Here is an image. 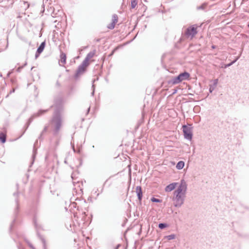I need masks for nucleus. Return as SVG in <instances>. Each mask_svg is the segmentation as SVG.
Masks as SVG:
<instances>
[{
	"mask_svg": "<svg viewBox=\"0 0 249 249\" xmlns=\"http://www.w3.org/2000/svg\"><path fill=\"white\" fill-rule=\"evenodd\" d=\"M136 192L137 194V196L138 199L139 201L141 202L142 201V196H143L142 188L141 186H138L136 187Z\"/></svg>",
	"mask_w": 249,
	"mask_h": 249,
	"instance_id": "obj_12",
	"label": "nucleus"
},
{
	"mask_svg": "<svg viewBox=\"0 0 249 249\" xmlns=\"http://www.w3.org/2000/svg\"><path fill=\"white\" fill-rule=\"evenodd\" d=\"M6 141V135L3 132L0 131V142L4 143Z\"/></svg>",
	"mask_w": 249,
	"mask_h": 249,
	"instance_id": "obj_20",
	"label": "nucleus"
},
{
	"mask_svg": "<svg viewBox=\"0 0 249 249\" xmlns=\"http://www.w3.org/2000/svg\"><path fill=\"white\" fill-rule=\"evenodd\" d=\"M56 145H58V141H57L56 142Z\"/></svg>",
	"mask_w": 249,
	"mask_h": 249,
	"instance_id": "obj_47",
	"label": "nucleus"
},
{
	"mask_svg": "<svg viewBox=\"0 0 249 249\" xmlns=\"http://www.w3.org/2000/svg\"><path fill=\"white\" fill-rule=\"evenodd\" d=\"M115 25L114 23L111 22L107 26V28L109 29H113L114 28Z\"/></svg>",
	"mask_w": 249,
	"mask_h": 249,
	"instance_id": "obj_31",
	"label": "nucleus"
},
{
	"mask_svg": "<svg viewBox=\"0 0 249 249\" xmlns=\"http://www.w3.org/2000/svg\"><path fill=\"white\" fill-rule=\"evenodd\" d=\"M96 110H85L86 119H89L94 116Z\"/></svg>",
	"mask_w": 249,
	"mask_h": 249,
	"instance_id": "obj_14",
	"label": "nucleus"
},
{
	"mask_svg": "<svg viewBox=\"0 0 249 249\" xmlns=\"http://www.w3.org/2000/svg\"><path fill=\"white\" fill-rule=\"evenodd\" d=\"M45 41H43L41 43L37 49V53H41L43 52L45 47Z\"/></svg>",
	"mask_w": 249,
	"mask_h": 249,
	"instance_id": "obj_19",
	"label": "nucleus"
},
{
	"mask_svg": "<svg viewBox=\"0 0 249 249\" xmlns=\"http://www.w3.org/2000/svg\"><path fill=\"white\" fill-rule=\"evenodd\" d=\"M193 127L191 124L186 125L184 124L182 126V131L183 133L184 137L185 139L191 141L193 138Z\"/></svg>",
	"mask_w": 249,
	"mask_h": 249,
	"instance_id": "obj_3",
	"label": "nucleus"
},
{
	"mask_svg": "<svg viewBox=\"0 0 249 249\" xmlns=\"http://www.w3.org/2000/svg\"><path fill=\"white\" fill-rule=\"evenodd\" d=\"M178 184V182H173L167 185L165 188L166 192H170L174 190Z\"/></svg>",
	"mask_w": 249,
	"mask_h": 249,
	"instance_id": "obj_11",
	"label": "nucleus"
},
{
	"mask_svg": "<svg viewBox=\"0 0 249 249\" xmlns=\"http://www.w3.org/2000/svg\"><path fill=\"white\" fill-rule=\"evenodd\" d=\"M37 142H38V141L36 140L34 143L33 150V154H32V161L31 163V166L34 163L35 159L36 158V155L37 154V149L35 147V146H36V144H37Z\"/></svg>",
	"mask_w": 249,
	"mask_h": 249,
	"instance_id": "obj_15",
	"label": "nucleus"
},
{
	"mask_svg": "<svg viewBox=\"0 0 249 249\" xmlns=\"http://www.w3.org/2000/svg\"><path fill=\"white\" fill-rule=\"evenodd\" d=\"M187 190V184L184 179H182L180 180L179 186L174 193L178 194L185 195Z\"/></svg>",
	"mask_w": 249,
	"mask_h": 249,
	"instance_id": "obj_6",
	"label": "nucleus"
},
{
	"mask_svg": "<svg viewBox=\"0 0 249 249\" xmlns=\"http://www.w3.org/2000/svg\"><path fill=\"white\" fill-rule=\"evenodd\" d=\"M86 68L82 66L79 65L75 74L74 77L75 78H77L81 74H83L86 71Z\"/></svg>",
	"mask_w": 249,
	"mask_h": 249,
	"instance_id": "obj_10",
	"label": "nucleus"
},
{
	"mask_svg": "<svg viewBox=\"0 0 249 249\" xmlns=\"http://www.w3.org/2000/svg\"><path fill=\"white\" fill-rule=\"evenodd\" d=\"M185 197V195L174 193V197L173 198L174 202V206L175 207H180L184 203Z\"/></svg>",
	"mask_w": 249,
	"mask_h": 249,
	"instance_id": "obj_2",
	"label": "nucleus"
},
{
	"mask_svg": "<svg viewBox=\"0 0 249 249\" xmlns=\"http://www.w3.org/2000/svg\"><path fill=\"white\" fill-rule=\"evenodd\" d=\"M14 90H15L14 89H13V90H12V91L14 92Z\"/></svg>",
	"mask_w": 249,
	"mask_h": 249,
	"instance_id": "obj_51",
	"label": "nucleus"
},
{
	"mask_svg": "<svg viewBox=\"0 0 249 249\" xmlns=\"http://www.w3.org/2000/svg\"><path fill=\"white\" fill-rule=\"evenodd\" d=\"M18 195H19V192L18 191H17L16 192L14 193V194H13V196L16 197L15 202L16 203V208L15 209V212H14V214H15V217L10 225V231H12V229L13 227L14 224L15 223V222L16 221V217L18 215V210L19 209V201H18Z\"/></svg>",
	"mask_w": 249,
	"mask_h": 249,
	"instance_id": "obj_5",
	"label": "nucleus"
},
{
	"mask_svg": "<svg viewBox=\"0 0 249 249\" xmlns=\"http://www.w3.org/2000/svg\"><path fill=\"white\" fill-rule=\"evenodd\" d=\"M27 243H28L29 246L32 249H36L33 246V245L31 243H30L28 241H27Z\"/></svg>",
	"mask_w": 249,
	"mask_h": 249,
	"instance_id": "obj_33",
	"label": "nucleus"
},
{
	"mask_svg": "<svg viewBox=\"0 0 249 249\" xmlns=\"http://www.w3.org/2000/svg\"><path fill=\"white\" fill-rule=\"evenodd\" d=\"M184 165L185 163L183 161H179L176 165V168L178 170H181L183 168Z\"/></svg>",
	"mask_w": 249,
	"mask_h": 249,
	"instance_id": "obj_22",
	"label": "nucleus"
},
{
	"mask_svg": "<svg viewBox=\"0 0 249 249\" xmlns=\"http://www.w3.org/2000/svg\"><path fill=\"white\" fill-rule=\"evenodd\" d=\"M89 60L88 58H85V59L82 62L81 65L87 68L89 65Z\"/></svg>",
	"mask_w": 249,
	"mask_h": 249,
	"instance_id": "obj_27",
	"label": "nucleus"
},
{
	"mask_svg": "<svg viewBox=\"0 0 249 249\" xmlns=\"http://www.w3.org/2000/svg\"><path fill=\"white\" fill-rule=\"evenodd\" d=\"M87 216L86 212H83L79 216H77V218H80L81 220L83 222V223H84L87 220Z\"/></svg>",
	"mask_w": 249,
	"mask_h": 249,
	"instance_id": "obj_23",
	"label": "nucleus"
},
{
	"mask_svg": "<svg viewBox=\"0 0 249 249\" xmlns=\"http://www.w3.org/2000/svg\"><path fill=\"white\" fill-rule=\"evenodd\" d=\"M48 110H38L36 113L32 115L28 119V122L26 123L25 125V130L27 129L30 124L32 122L34 119L36 117H39L45 114Z\"/></svg>",
	"mask_w": 249,
	"mask_h": 249,
	"instance_id": "obj_8",
	"label": "nucleus"
},
{
	"mask_svg": "<svg viewBox=\"0 0 249 249\" xmlns=\"http://www.w3.org/2000/svg\"><path fill=\"white\" fill-rule=\"evenodd\" d=\"M33 222H34L35 227L36 228L37 227V221H36V220L35 217L34 218Z\"/></svg>",
	"mask_w": 249,
	"mask_h": 249,
	"instance_id": "obj_35",
	"label": "nucleus"
},
{
	"mask_svg": "<svg viewBox=\"0 0 249 249\" xmlns=\"http://www.w3.org/2000/svg\"><path fill=\"white\" fill-rule=\"evenodd\" d=\"M16 186H17V190H18V184L17 183L16 184Z\"/></svg>",
	"mask_w": 249,
	"mask_h": 249,
	"instance_id": "obj_42",
	"label": "nucleus"
},
{
	"mask_svg": "<svg viewBox=\"0 0 249 249\" xmlns=\"http://www.w3.org/2000/svg\"><path fill=\"white\" fill-rule=\"evenodd\" d=\"M121 246L120 244H118L116 247L114 248V249H118V248Z\"/></svg>",
	"mask_w": 249,
	"mask_h": 249,
	"instance_id": "obj_39",
	"label": "nucleus"
},
{
	"mask_svg": "<svg viewBox=\"0 0 249 249\" xmlns=\"http://www.w3.org/2000/svg\"><path fill=\"white\" fill-rule=\"evenodd\" d=\"M197 26L196 24L193 25L188 27L184 33L185 36L187 37L193 38L197 33Z\"/></svg>",
	"mask_w": 249,
	"mask_h": 249,
	"instance_id": "obj_4",
	"label": "nucleus"
},
{
	"mask_svg": "<svg viewBox=\"0 0 249 249\" xmlns=\"http://www.w3.org/2000/svg\"><path fill=\"white\" fill-rule=\"evenodd\" d=\"M60 62L63 65L65 64L66 61V55L64 53L61 52L60 54Z\"/></svg>",
	"mask_w": 249,
	"mask_h": 249,
	"instance_id": "obj_21",
	"label": "nucleus"
},
{
	"mask_svg": "<svg viewBox=\"0 0 249 249\" xmlns=\"http://www.w3.org/2000/svg\"><path fill=\"white\" fill-rule=\"evenodd\" d=\"M176 237V235L175 234H171L168 235H166L164 236V239H166L168 240H171L174 239Z\"/></svg>",
	"mask_w": 249,
	"mask_h": 249,
	"instance_id": "obj_26",
	"label": "nucleus"
},
{
	"mask_svg": "<svg viewBox=\"0 0 249 249\" xmlns=\"http://www.w3.org/2000/svg\"><path fill=\"white\" fill-rule=\"evenodd\" d=\"M103 188H102V189L101 192H103Z\"/></svg>",
	"mask_w": 249,
	"mask_h": 249,
	"instance_id": "obj_48",
	"label": "nucleus"
},
{
	"mask_svg": "<svg viewBox=\"0 0 249 249\" xmlns=\"http://www.w3.org/2000/svg\"><path fill=\"white\" fill-rule=\"evenodd\" d=\"M99 193H98L97 195V196H98L99 195Z\"/></svg>",
	"mask_w": 249,
	"mask_h": 249,
	"instance_id": "obj_50",
	"label": "nucleus"
},
{
	"mask_svg": "<svg viewBox=\"0 0 249 249\" xmlns=\"http://www.w3.org/2000/svg\"><path fill=\"white\" fill-rule=\"evenodd\" d=\"M217 83H218V79H214L213 81V85L215 86L217 85Z\"/></svg>",
	"mask_w": 249,
	"mask_h": 249,
	"instance_id": "obj_36",
	"label": "nucleus"
},
{
	"mask_svg": "<svg viewBox=\"0 0 249 249\" xmlns=\"http://www.w3.org/2000/svg\"><path fill=\"white\" fill-rule=\"evenodd\" d=\"M213 88H212V87H210V89H209V90H210V91L211 92H212V90H213Z\"/></svg>",
	"mask_w": 249,
	"mask_h": 249,
	"instance_id": "obj_41",
	"label": "nucleus"
},
{
	"mask_svg": "<svg viewBox=\"0 0 249 249\" xmlns=\"http://www.w3.org/2000/svg\"><path fill=\"white\" fill-rule=\"evenodd\" d=\"M138 4V0H131V8L134 9L136 7Z\"/></svg>",
	"mask_w": 249,
	"mask_h": 249,
	"instance_id": "obj_28",
	"label": "nucleus"
},
{
	"mask_svg": "<svg viewBox=\"0 0 249 249\" xmlns=\"http://www.w3.org/2000/svg\"><path fill=\"white\" fill-rule=\"evenodd\" d=\"M84 118H82V121H84Z\"/></svg>",
	"mask_w": 249,
	"mask_h": 249,
	"instance_id": "obj_54",
	"label": "nucleus"
},
{
	"mask_svg": "<svg viewBox=\"0 0 249 249\" xmlns=\"http://www.w3.org/2000/svg\"><path fill=\"white\" fill-rule=\"evenodd\" d=\"M190 77V74L186 72H183L180 73L178 76L174 77L172 80V83L173 84H178L181 81L188 79Z\"/></svg>",
	"mask_w": 249,
	"mask_h": 249,
	"instance_id": "obj_7",
	"label": "nucleus"
},
{
	"mask_svg": "<svg viewBox=\"0 0 249 249\" xmlns=\"http://www.w3.org/2000/svg\"><path fill=\"white\" fill-rule=\"evenodd\" d=\"M64 104V100L62 97H58L55 99L54 104L56 106V109H60L63 104Z\"/></svg>",
	"mask_w": 249,
	"mask_h": 249,
	"instance_id": "obj_13",
	"label": "nucleus"
},
{
	"mask_svg": "<svg viewBox=\"0 0 249 249\" xmlns=\"http://www.w3.org/2000/svg\"><path fill=\"white\" fill-rule=\"evenodd\" d=\"M49 126H50V124H46L44 126L42 131H41L39 136L38 137V139L39 140H40L41 141H42L44 139V138L43 137L42 135L44 133H46L48 131Z\"/></svg>",
	"mask_w": 249,
	"mask_h": 249,
	"instance_id": "obj_17",
	"label": "nucleus"
},
{
	"mask_svg": "<svg viewBox=\"0 0 249 249\" xmlns=\"http://www.w3.org/2000/svg\"><path fill=\"white\" fill-rule=\"evenodd\" d=\"M195 110H196L193 109V111H194V112L195 113H197V112H198L197 111H196ZM196 110L197 111L198 110Z\"/></svg>",
	"mask_w": 249,
	"mask_h": 249,
	"instance_id": "obj_43",
	"label": "nucleus"
},
{
	"mask_svg": "<svg viewBox=\"0 0 249 249\" xmlns=\"http://www.w3.org/2000/svg\"><path fill=\"white\" fill-rule=\"evenodd\" d=\"M94 94V91H93V92H92V94L93 95Z\"/></svg>",
	"mask_w": 249,
	"mask_h": 249,
	"instance_id": "obj_53",
	"label": "nucleus"
},
{
	"mask_svg": "<svg viewBox=\"0 0 249 249\" xmlns=\"http://www.w3.org/2000/svg\"><path fill=\"white\" fill-rule=\"evenodd\" d=\"M248 27H249V24H248Z\"/></svg>",
	"mask_w": 249,
	"mask_h": 249,
	"instance_id": "obj_55",
	"label": "nucleus"
},
{
	"mask_svg": "<svg viewBox=\"0 0 249 249\" xmlns=\"http://www.w3.org/2000/svg\"><path fill=\"white\" fill-rule=\"evenodd\" d=\"M116 50V49H114L112 51V52L111 53L108 55L109 56H111L114 53L115 50Z\"/></svg>",
	"mask_w": 249,
	"mask_h": 249,
	"instance_id": "obj_37",
	"label": "nucleus"
},
{
	"mask_svg": "<svg viewBox=\"0 0 249 249\" xmlns=\"http://www.w3.org/2000/svg\"><path fill=\"white\" fill-rule=\"evenodd\" d=\"M14 90H15L14 89H13V90H12V91L14 92Z\"/></svg>",
	"mask_w": 249,
	"mask_h": 249,
	"instance_id": "obj_52",
	"label": "nucleus"
},
{
	"mask_svg": "<svg viewBox=\"0 0 249 249\" xmlns=\"http://www.w3.org/2000/svg\"><path fill=\"white\" fill-rule=\"evenodd\" d=\"M212 48L214 49V48H215V46H214V45H213V46H212Z\"/></svg>",
	"mask_w": 249,
	"mask_h": 249,
	"instance_id": "obj_45",
	"label": "nucleus"
},
{
	"mask_svg": "<svg viewBox=\"0 0 249 249\" xmlns=\"http://www.w3.org/2000/svg\"><path fill=\"white\" fill-rule=\"evenodd\" d=\"M63 116L61 110H55L52 118L49 121V124L52 129L53 135L57 137L59 135L62 126Z\"/></svg>",
	"mask_w": 249,
	"mask_h": 249,
	"instance_id": "obj_1",
	"label": "nucleus"
},
{
	"mask_svg": "<svg viewBox=\"0 0 249 249\" xmlns=\"http://www.w3.org/2000/svg\"><path fill=\"white\" fill-rule=\"evenodd\" d=\"M40 53H37V52L36 53L35 57L37 58Z\"/></svg>",
	"mask_w": 249,
	"mask_h": 249,
	"instance_id": "obj_38",
	"label": "nucleus"
},
{
	"mask_svg": "<svg viewBox=\"0 0 249 249\" xmlns=\"http://www.w3.org/2000/svg\"><path fill=\"white\" fill-rule=\"evenodd\" d=\"M18 249H24L23 248L20 246V245H19L18 246Z\"/></svg>",
	"mask_w": 249,
	"mask_h": 249,
	"instance_id": "obj_40",
	"label": "nucleus"
},
{
	"mask_svg": "<svg viewBox=\"0 0 249 249\" xmlns=\"http://www.w3.org/2000/svg\"><path fill=\"white\" fill-rule=\"evenodd\" d=\"M236 61V60H234L231 62L230 63L228 64H227L225 65V68H227L228 67H229L230 66H231V65H232Z\"/></svg>",
	"mask_w": 249,
	"mask_h": 249,
	"instance_id": "obj_34",
	"label": "nucleus"
},
{
	"mask_svg": "<svg viewBox=\"0 0 249 249\" xmlns=\"http://www.w3.org/2000/svg\"><path fill=\"white\" fill-rule=\"evenodd\" d=\"M0 76L1 77L2 76V74L1 73H0Z\"/></svg>",
	"mask_w": 249,
	"mask_h": 249,
	"instance_id": "obj_49",
	"label": "nucleus"
},
{
	"mask_svg": "<svg viewBox=\"0 0 249 249\" xmlns=\"http://www.w3.org/2000/svg\"><path fill=\"white\" fill-rule=\"evenodd\" d=\"M75 201H77L79 202V203L78 202H72L71 203L70 206L71 208H77V210L79 211V207L78 205V204H82V203L86 204V200L84 199H81L79 197H76L75 199Z\"/></svg>",
	"mask_w": 249,
	"mask_h": 249,
	"instance_id": "obj_9",
	"label": "nucleus"
},
{
	"mask_svg": "<svg viewBox=\"0 0 249 249\" xmlns=\"http://www.w3.org/2000/svg\"><path fill=\"white\" fill-rule=\"evenodd\" d=\"M118 16L116 14L113 15L112 22L115 24L118 21Z\"/></svg>",
	"mask_w": 249,
	"mask_h": 249,
	"instance_id": "obj_29",
	"label": "nucleus"
},
{
	"mask_svg": "<svg viewBox=\"0 0 249 249\" xmlns=\"http://www.w3.org/2000/svg\"><path fill=\"white\" fill-rule=\"evenodd\" d=\"M37 235L42 241L43 249H47L46 242L45 238L38 231H37Z\"/></svg>",
	"mask_w": 249,
	"mask_h": 249,
	"instance_id": "obj_16",
	"label": "nucleus"
},
{
	"mask_svg": "<svg viewBox=\"0 0 249 249\" xmlns=\"http://www.w3.org/2000/svg\"><path fill=\"white\" fill-rule=\"evenodd\" d=\"M26 65H27V63L26 62V63L24 64V65H23V66H21V67H19L17 69V71L18 72H20V71H21V69H22V68H23L25 66H26Z\"/></svg>",
	"mask_w": 249,
	"mask_h": 249,
	"instance_id": "obj_32",
	"label": "nucleus"
},
{
	"mask_svg": "<svg viewBox=\"0 0 249 249\" xmlns=\"http://www.w3.org/2000/svg\"><path fill=\"white\" fill-rule=\"evenodd\" d=\"M151 201L152 202H156V203H161V202H162V200L161 199H159V198H157L154 197H152L151 198Z\"/></svg>",
	"mask_w": 249,
	"mask_h": 249,
	"instance_id": "obj_30",
	"label": "nucleus"
},
{
	"mask_svg": "<svg viewBox=\"0 0 249 249\" xmlns=\"http://www.w3.org/2000/svg\"><path fill=\"white\" fill-rule=\"evenodd\" d=\"M169 225L166 223H160L158 225V227L161 230H163L166 228H167Z\"/></svg>",
	"mask_w": 249,
	"mask_h": 249,
	"instance_id": "obj_25",
	"label": "nucleus"
},
{
	"mask_svg": "<svg viewBox=\"0 0 249 249\" xmlns=\"http://www.w3.org/2000/svg\"><path fill=\"white\" fill-rule=\"evenodd\" d=\"M95 54V50H94L93 51H91L89 53H88L86 58H88V59L89 60L91 58H92L94 56Z\"/></svg>",
	"mask_w": 249,
	"mask_h": 249,
	"instance_id": "obj_24",
	"label": "nucleus"
},
{
	"mask_svg": "<svg viewBox=\"0 0 249 249\" xmlns=\"http://www.w3.org/2000/svg\"><path fill=\"white\" fill-rule=\"evenodd\" d=\"M207 6H208V3L204 2L203 4H202L201 5L197 6L196 9L197 10H203V11H206L207 10Z\"/></svg>",
	"mask_w": 249,
	"mask_h": 249,
	"instance_id": "obj_18",
	"label": "nucleus"
},
{
	"mask_svg": "<svg viewBox=\"0 0 249 249\" xmlns=\"http://www.w3.org/2000/svg\"><path fill=\"white\" fill-rule=\"evenodd\" d=\"M100 39H97L96 40V41H97V42H99V41H100Z\"/></svg>",
	"mask_w": 249,
	"mask_h": 249,
	"instance_id": "obj_46",
	"label": "nucleus"
},
{
	"mask_svg": "<svg viewBox=\"0 0 249 249\" xmlns=\"http://www.w3.org/2000/svg\"><path fill=\"white\" fill-rule=\"evenodd\" d=\"M142 116H144V111H142Z\"/></svg>",
	"mask_w": 249,
	"mask_h": 249,
	"instance_id": "obj_44",
	"label": "nucleus"
}]
</instances>
